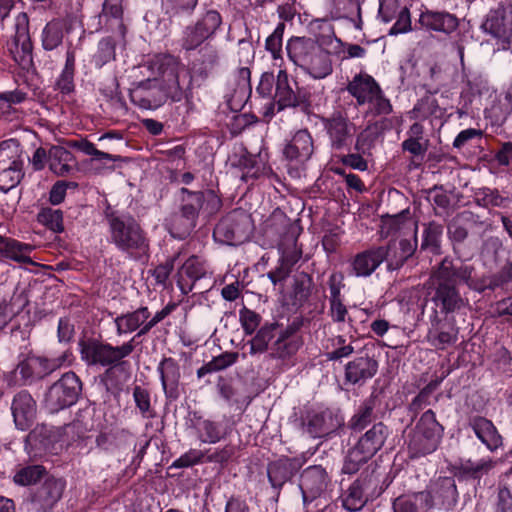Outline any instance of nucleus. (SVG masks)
<instances>
[{"mask_svg":"<svg viewBox=\"0 0 512 512\" xmlns=\"http://www.w3.org/2000/svg\"><path fill=\"white\" fill-rule=\"evenodd\" d=\"M133 399L136 407L144 418H154L156 413L151 406L150 393L141 386L133 388Z\"/></svg>","mask_w":512,"mask_h":512,"instance_id":"6e6d98bb","label":"nucleus"},{"mask_svg":"<svg viewBox=\"0 0 512 512\" xmlns=\"http://www.w3.org/2000/svg\"><path fill=\"white\" fill-rule=\"evenodd\" d=\"M232 165L243 170L241 179H257L261 175V166L256 155L249 153L245 148H241L232 158Z\"/></svg>","mask_w":512,"mask_h":512,"instance_id":"e433bc0d","label":"nucleus"},{"mask_svg":"<svg viewBox=\"0 0 512 512\" xmlns=\"http://www.w3.org/2000/svg\"><path fill=\"white\" fill-rule=\"evenodd\" d=\"M11 144L12 140L0 143V190L5 193L19 185L24 177L23 162Z\"/></svg>","mask_w":512,"mask_h":512,"instance_id":"ddd939ff","label":"nucleus"},{"mask_svg":"<svg viewBox=\"0 0 512 512\" xmlns=\"http://www.w3.org/2000/svg\"><path fill=\"white\" fill-rule=\"evenodd\" d=\"M204 451L206 452V463L225 464L233 457L235 453V448L233 445L228 444L223 447L215 448L213 450L207 449Z\"/></svg>","mask_w":512,"mask_h":512,"instance_id":"680f3d73","label":"nucleus"},{"mask_svg":"<svg viewBox=\"0 0 512 512\" xmlns=\"http://www.w3.org/2000/svg\"><path fill=\"white\" fill-rule=\"evenodd\" d=\"M496 465V461L492 458H484L478 462L467 460L461 462L455 467V475L461 477H469L472 479H480L483 475L488 474Z\"/></svg>","mask_w":512,"mask_h":512,"instance_id":"58836bf2","label":"nucleus"},{"mask_svg":"<svg viewBox=\"0 0 512 512\" xmlns=\"http://www.w3.org/2000/svg\"><path fill=\"white\" fill-rule=\"evenodd\" d=\"M274 106H277L278 111L286 108H300L306 111L310 107V92L304 87H299L285 70H280L276 80L274 103H271V111L266 115L274 114Z\"/></svg>","mask_w":512,"mask_h":512,"instance_id":"1a4fd4ad","label":"nucleus"},{"mask_svg":"<svg viewBox=\"0 0 512 512\" xmlns=\"http://www.w3.org/2000/svg\"><path fill=\"white\" fill-rule=\"evenodd\" d=\"M166 398L176 400L180 396V366L171 357L164 358L157 367Z\"/></svg>","mask_w":512,"mask_h":512,"instance_id":"393cba45","label":"nucleus"},{"mask_svg":"<svg viewBox=\"0 0 512 512\" xmlns=\"http://www.w3.org/2000/svg\"><path fill=\"white\" fill-rule=\"evenodd\" d=\"M13 44L16 51L11 49L13 59L23 65L31 61L32 43L29 35L28 18L26 14H19L15 24Z\"/></svg>","mask_w":512,"mask_h":512,"instance_id":"a878e982","label":"nucleus"},{"mask_svg":"<svg viewBox=\"0 0 512 512\" xmlns=\"http://www.w3.org/2000/svg\"><path fill=\"white\" fill-rule=\"evenodd\" d=\"M473 271L474 268L471 265H455L448 257L433 269L427 286V295L441 313L446 315L458 313L468 306V299L462 297L456 284L463 282L472 288Z\"/></svg>","mask_w":512,"mask_h":512,"instance_id":"f257e3e1","label":"nucleus"},{"mask_svg":"<svg viewBox=\"0 0 512 512\" xmlns=\"http://www.w3.org/2000/svg\"><path fill=\"white\" fill-rule=\"evenodd\" d=\"M288 58L314 79H323L333 71L330 53L309 37H291L286 44Z\"/></svg>","mask_w":512,"mask_h":512,"instance_id":"7ed1b4c3","label":"nucleus"},{"mask_svg":"<svg viewBox=\"0 0 512 512\" xmlns=\"http://www.w3.org/2000/svg\"><path fill=\"white\" fill-rule=\"evenodd\" d=\"M483 30L496 38L506 34V17L504 9L491 10L482 24Z\"/></svg>","mask_w":512,"mask_h":512,"instance_id":"49530a36","label":"nucleus"},{"mask_svg":"<svg viewBox=\"0 0 512 512\" xmlns=\"http://www.w3.org/2000/svg\"><path fill=\"white\" fill-rule=\"evenodd\" d=\"M374 406L372 400L365 401L350 419L349 428L354 432H360L370 425L373 421Z\"/></svg>","mask_w":512,"mask_h":512,"instance_id":"09e8293b","label":"nucleus"},{"mask_svg":"<svg viewBox=\"0 0 512 512\" xmlns=\"http://www.w3.org/2000/svg\"><path fill=\"white\" fill-rule=\"evenodd\" d=\"M38 222L56 233L64 230L63 213L59 209L43 208L37 215Z\"/></svg>","mask_w":512,"mask_h":512,"instance_id":"603ef678","label":"nucleus"},{"mask_svg":"<svg viewBox=\"0 0 512 512\" xmlns=\"http://www.w3.org/2000/svg\"><path fill=\"white\" fill-rule=\"evenodd\" d=\"M433 497V507L452 509L458 500V491L453 477H440L429 491Z\"/></svg>","mask_w":512,"mask_h":512,"instance_id":"c756f323","label":"nucleus"},{"mask_svg":"<svg viewBox=\"0 0 512 512\" xmlns=\"http://www.w3.org/2000/svg\"><path fill=\"white\" fill-rule=\"evenodd\" d=\"M313 286L312 277L305 273H298L294 278L293 295L297 302L303 303L308 300L311 295Z\"/></svg>","mask_w":512,"mask_h":512,"instance_id":"864d4df0","label":"nucleus"},{"mask_svg":"<svg viewBox=\"0 0 512 512\" xmlns=\"http://www.w3.org/2000/svg\"><path fill=\"white\" fill-rule=\"evenodd\" d=\"M206 40L208 39L194 24L189 25L183 31L181 47L186 51H192L200 47Z\"/></svg>","mask_w":512,"mask_h":512,"instance_id":"4d7b16f0","label":"nucleus"},{"mask_svg":"<svg viewBox=\"0 0 512 512\" xmlns=\"http://www.w3.org/2000/svg\"><path fill=\"white\" fill-rule=\"evenodd\" d=\"M275 329L276 324H265L259 328L255 336L246 343L249 346V354L264 353L268 349L270 341L274 338Z\"/></svg>","mask_w":512,"mask_h":512,"instance_id":"c03bdc74","label":"nucleus"},{"mask_svg":"<svg viewBox=\"0 0 512 512\" xmlns=\"http://www.w3.org/2000/svg\"><path fill=\"white\" fill-rule=\"evenodd\" d=\"M181 271L193 282L206 276L207 268L197 256H191L183 264Z\"/></svg>","mask_w":512,"mask_h":512,"instance_id":"13d9d810","label":"nucleus"},{"mask_svg":"<svg viewBox=\"0 0 512 512\" xmlns=\"http://www.w3.org/2000/svg\"><path fill=\"white\" fill-rule=\"evenodd\" d=\"M314 153V141L307 129L296 131L286 143L283 154L285 158L297 166H303Z\"/></svg>","mask_w":512,"mask_h":512,"instance_id":"a211bd4d","label":"nucleus"},{"mask_svg":"<svg viewBox=\"0 0 512 512\" xmlns=\"http://www.w3.org/2000/svg\"><path fill=\"white\" fill-rule=\"evenodd\" d=\"M71 159V153L64 147L53 146L49 150V168L54 174L58 176H64L70 172L71 167L69 165V161H71Z\"/></svg>","mask_w":512,"mask_h":512,"instance_id":"ea45409f","label":"nucleus"},{"mask_svg":"<svg viewBox=\"0 0 512 512\" xmlns=\"http://www.w3.org/2000/svg\"><path fill=\"white\" fill-rule=\"evenodd\" d=\"M322 124L333 151H349L354 142L356 126L341 113L322 119Z\"/></svg>","mask_w":512,"mask_h":512,"instance_id":"9b49d317","label":"nucleus"},{"mask_svg":"<svg viewBox=\"0 0 512 512\" xmlns=\"http://www.w3.org/2000/svg\"><path fill=\"white\" fill-rule=\"evenodd\" d=\"M65 482L61 479L48 477L36 488L31 496V510L36 512H49L61 499Z\"/></svg>","mask_w":512,"mask_h":512,"instance_id":"dca6fc26","label":"nucleus"},{"mask_svg":"<svg viewBox=\"0 0 512 512\" xmlns=\"http://www.w3.org/2000/svg\"><path fill=\"white\" fill-rule=\"evenodd\" d=\"M388 434L386 425L375 423L358 439L356 445L372 458L383 447Z\"/></svg>","mask_w":512,"mask_h":512,"instance_id":"473e14b6","label":"nucleus"},{"mask_svg":"<svg viewBox=\"0 0 512 512\" xmlns=\"http://www.w3.org/2000/svg\"><path fill=\"white\" fill-rule=\"evenodd\" d=\"M45 473L46 470L41 465L27 466L14 475V482L22 486L31 485L40 480Z\"/></svg>","mask_w":512,"mask_h":512,"instance_id":"5fc2aeb1","label":"nucleus"},{"mask_svg":"<svg viewBox=\"0 0 512 512\" xmlns=\"http://www.w3.org/2000/svg\"><path fill=\"white\" fill-rule=\"evenodd\" d=\"M63 29L59 22H49L42 32V46L45 50L56 49L63 41Z\"/></svg>","mask_w":512,"mask_h":512,"instance_id":"8fccbe9b","label":"nucleus"},{"mask_svg":"<svg viewBox=\"0 0 512 512\" xmlns=\"http://www.w3.org/2000/svg\"><path fill=\"white\" fill-rule=\"evenodd\" d=\"M106 221L109 228L110 242L118 250L136 260L143 255H147L149 241L146 233L133 216L111 211L106 212Z\"/></svg>","mask_w":512,"mask_h":512,"instance_id":"f03ea898","label":"nucleus"},{"mask_svg":"<svg viewBox=\"0 0 512 512\" xmlns=\"http://www.w3.org/2000/svg\"><path fill=\"white\" fill-rule=\"evenodd\" d=\"M378 371V362L369 356H360L345 366V380L350 384H363Z\"/></svg>","mask_w":512,"mask_h":512,"instance_id":"cd10ccee","label":"nucleus"},{"mask_svg":"<svg viewBox=\"0 0 512 512\" xmlns=\"http://www.w3.org/2000/svg\"><path fill=\"white\" fill-rule=\"evenodd\" d=\"M468 427L491 452L502 446V436L491 420L483 416H471L468 419Z\"/></svg>","mask_w":512,"mask_h":512,"instance_id":"bb28decb","label":"nucleus"},{"mask_svg":"<svg viewBox=\"0 0 512 512\" xmlns=\"http://www.w3.org/2000/svg\"><path fill=\"white\" fill-rule=\"evenodd\" d=\"M387 122L386 119L376 122L372 125H368L361 133H359L355 139L354 150L369 154L371 148L374 145V141L378 134L384 129V124Z\"/></svg>","mask_w":512,"mask_h":512,"instance_id":"37998d69","label":"nucleus"},{"mask_svg":"<svg viewBox=\"0 0 512 512\" xmlns=\"http://www.w3.org/2000/svg\"><path fill=\"white\" fill-rule=\"evenodd\" d=\"M442 234L443 226L441 224L435 221L426 224L423 231L421 249L428 250L432 254H440Z\"/></svg>","mask_w":512,"mask_h":512,"instance_id":"a18cd8bd","label":"nucleus"},{"mask_svg":"<svg viewBox=\"0 0 512 512\" xmlns=\"http://www.w3.org/2000/svg\"><path fill=\"white\" fill-rule=\"evenodd\" d=\"M135 337L119 346L95 339H81L78 343L80 357L87 366L115 368L125 365V358L135 349Z\"/></svg>","mask_w":512,"mask_h":512,"instance_id":"20e7f679","label":"nucleus"},{"mask_svg":"<svg viewBox=\"0 0 512 512\" xmlns=\"http://www.w3.org/2000/svg\"><path fill=\"white\" fill-rule=\"evenodd\" d=\"M129 97L134 105L145 110L157 109L165 103L161 81L156 75L134 84L129 90Z\"/></svg>","mask_w":512,"mask_h":512,"instance_id":"2eb2a0df","label":"nucleus"},{"mask_svg":"<svg viewBox=\"0 0 512 512\" xmlns=\"http://www.w3.org/2000/svg\"><path fill=\"white\" fill-rule=\"evenodd\" d=\"M151 313L148 307H140L132 312H127L117 316L114 320L117 335L132 333L140 330L147 323Z\"/></svg>","mask_w":512,"mask_h":512,"instance_id":"72a5a7b5","label":"nucleus"},{"mask_svg":"<svg viewBox=\"0 0 512 512\" xmlns=\"http://www.w3.org/2000/svg\"><path fill=\"white\" fill-rule=\"evenodd\" d=\"M222 23V18L216 10H208L196 22L195 26L207 39L213 37Z\"/></svg>","mask_w":512,"mask_h":512,"instance_id":"3c124183","label":"nucleus"},{"mask_svg":"<svg viewBox=\"0 0 512 512\" xmlns=\"http://www.w3.org/2000/svg\"><path fill=\"white\" fill-rule=\"evenodd\" d=\"M191 435L203 444H216L229 435L227 427L221 422L205 417L199 411H190L186 420Z\"/></svg>","mask_w":512,"mask_h":512,"instance_id":"f8f14e48","label":"nucleus"},{"mask_svg":"<svg viewBox=\"0 0 512 512\" xmlns=\"http://www.w3.org/2000/svg\"><path fill=\"white\" fill-rule=\"evenodd\" d=\"M33 249L34 246L31 244L5 237L0 245V257H5L21 264L35 265V262L30 257Z\"/></svg>","mask_w":512,"mask_h":512,"instance_id":"f704fd0d","label":"nucleus"},{"mask_svg":"<svg viewBox=\"0 0 512 512\" xmlns=\"http://www.w3.org/2000/svg\"><path fill=\"white\" fill-rule=\"evenodd\" d=\"M261 319L260 314L247 307L239 311V321L246 335H252L258 329Z\"/></svg>","mask_w":512,"mask_h":512,"instance_id":"bf43d9fd","label":"nucleus"},{"mask_svg":"<svg viewBox=\"0 0 512 512\" xmlns=\"http://www.w3.org/2000/svg\"><path fill=\"white\" fill-rule=\"evenodd\" d=\"M334 12L339 18H349L356 29H362L361 7L358 0H333Z\"/></svg>","mask_w":512,"mask_h":512,"instance_id":"79ce46f5","label":"nucleus"},{"mask_svg":"<svg viewBox=\"0 0 512 512\" xmlns=\"http://www.w3.org/2000/svg\"><path fill=\"white\" fill-rule=\"evenodd\" d=\"M348 92L356 98L358 105L368 104L367 114L388 115L392 112L390 101L375 81L368 74L356 75L347 86Z\"/></svg>","mask_w":512,"mask_h":512,"instance_id":"0eeeda50","label":"nucleus"},{"mask_svg":"<svg viewBox=\"0 0 512 512\" xmlns=\"http://www.w3.org/2000/svg\"><path fill=\"white\" fill-rule=\"evenodd\" d=\"M116 45V40L112 36L99 40L91 56V63L96 69H101L116 60Z\"/></svg>","mask_w":512,"mask_h":512,"instance_id":"4c0bfd02","label":"nucleus"},{"mask_svg":"<svg viewBox=\"0 0 512 512\" xmlns=\"http://www.w3.org/2000/svg\"><path fill=\"white\" fill-rule=\"evenodd\" d=\"M328 481V475L322 466L313 465L304 469L299 483L303 501L310 502L320 496L325 491Z\"/></svg>","mask_w":512,"mask_h":512,"instance_id":"aec40b11","label":"nucleus"},{"mask_svg":"<svg viewBox=\"0 0 512 512\" xmlns=\"http://www.w3.org/2000/svg\"><path fill=\"white\" fill-rule=\"evenodd\" d=\"M383 247H377L358 253L352 263V270L357 277L370 276L384 261Z\"/></svg>","mask_w":512,"mask_h":512,"instance_id":"2f4dec72","label":"nucleus"},{"mask_svg":"<svg viewBox=\"0 0 512 512\" xmlns=\"http://www.w3.org/2000/svg\"><path fill=\"white\" fill-rule=\"evenodd\" d=\"M79 151L83 152L86 155L93 156L98 160H110V161H118L120 156H114L109 153L98 150L95 145L87 140H80L74 143L73 145Z\"/></svg>","mask_w":512,"mask_h":512,"instance_id":"69168bd1","label":"nucleus"},{"mask_svg":"<svg viewBox=\"0 0 512 512\" xmlns=\"http://www.w3.org/2000/svg\"><path fill=\"white\" fill-rule=\"evenodd\" d=\"M417 249L416 233L412 239H400L390 241L387 247H383V260L387 262L389 270H397L412 257Z\"/></svg>","mask_w":512,"mask_h":512,"instance_id":"412c9836","label":"nucleus"},{"mask_svg":"<svg viewBox=\"0 0 512 512\" xmlns=\"http://www.w3.org/2000/svg\"><path fill=\"white\" fill-rule=\"evenodd\" d=\"M299 470L296 459L288 457L273 461L267 466V476L272 488L276 491V497L280 495L282 487L289 482Z\"/></svg>","mask_w":512,"mask_h":512,"instance_id":"5701e85b","label":"nucleus"},{"mask_svg":"<svg viewBox=\"0 0 512 512\" xmlns=\"http://www.w3.org/2000/svg\"><path fill=\"white\" fill-rule=\"evenodd\" d=\"M364 495L363 481L355 480L342 495V505L346 510L357 512L363 508L366 503Z\"/></svg>","mask_w":512,"mask_h":512,"instance_id":"a19ab883","label":"nucleus"},{"mask_svg":"<svg viewBox=\"0 0 512 512\" xmlns=\"http://www.w3.org/2000/svg\"><path fill=\"white\" fill-rule=\"evenodd\" d=\"M343 423L341 416L327 409L322 412L308 413L303 420V429L311 437H323L335 432Z\"/></svg>","mask_w":512,"mask_h":512,"instance_id":"6ab92c4d","label":"nucleus"},{"mask_svg":"<svg viewBox=\"0 0 512 512\" xmlns=\"http://www.w3.org/2000/svg\"><path fill=\"white\" fill-rule=\"evenodd\" d=\"M418 24L421 28L450 34L458 27V19L455 15L445 11L425 10L421 12Z\"/></svg>","mask_w":512,"mask_h":512,"instance_id":"c85d7f7f","label":"nucleus"},{"mask_svg":"<svg viewBox=\"0 0 512 512\" xmlns=\"http://www.w3.org/2000/svg\"><path fill=\"white\" fill-rule=\"evenodd\" d=\"M148 68L161 81V90L164 94V101L170 99L179 102L186 96V89L183 87L184 80L191 78L180 62L171 55H157L149 61Z\"/></svg>","mask_w":512,"mask_h":512,"instance_id":"39448f33","label":"nucleus"},{"mask_svg":"<svg viewBox=\"0 0 512 512\" xmlns=\"http://www.w3.org/2000/svg\"><path fill=\"white\" fill-rule=\"evenodd\" d=\"M431 326L427 332L426 339L428 343L438 350H444L447 346L453 345L458 339V328L454 325L445 327L438 311L434 310L431 317Z\"/></svg>","mask_w":512,"mask_h":512,"instance_id":"b1692460","label":"nucleus"},{"mask_svg":"<svg viewBox=\"0 0 512 512\" xmlns=\"http://www.w3.org/2000/svg\"><path fill=\"white\" fill-rule=\"evenodd\" d=\"M433 507L429 491L400 495L393 502L394 512H428Z\"/></svg>","mask_w":512,"mask_h":512,"instance_id":"7c9ffc66","label":"nucleus"},{"mask_svg":"<svg viewBox=\"0 0 512 512\" xmlns=\"http://www.w3.org/2000/svg\"><path fill=\"white\" fill-rule=\"evenodd\" d=\"M14 423L19 430L29 429L36 417V402L29 392H18L11 404Z\"/></svg>","mask_w":512,"mask_h":512,"instance_id":"4be33fe9","label":"nucleus"},{"mask_svg":"<svg viewBox=\"0 0 512 512\" xmlns=\"http://www.w3.org/2000/svg\"><path fill=\"white\" fill-rule=\"evenodd\" d=\"M199 61L202 65L203 71L206 73L212 70L219 63L218 51L211 45H205L199 50Z\"/></svg>","mask_w":512,"mask_h":512,"instance_id":"338daca9","label":"nucleus"},{"mask_svg":"<svg viewBox=\"0 0 512 512\" xmlns=\"http://www.w3.org/2000/svg\"><path fill=\"white\" fill-rule=\"evenodd\" d=\"M206 452L199 449H190L173 462L175 468H188L205 462Z\"/></svg>","mask_w":512,"mask_h":512,"instance_id":"e2e57ef3","label":"nucleus"},{"mask_svg":"<svg viewBox=\"0 0 512 512\" xmlns=\"http://www.w3.org/2000/svg\"><path fill=\"white\" fill-rule=\"evenodd\" d=\"M444 428L437 421L434 411H425L408 436V452L411 458L433 453L442 438Z\"/></svg>","mask_w":512,"mask_h":512,"instance_id":"423d86ee","label":"nucleus"},{"mask_svg":"<svg viewBox=\"0 0 512 512\" xmlns=\"http://www.w3.org/2000/svg\"><path fill=\"white\" fill-rule=\"evenodd\" d=\"M301 257L302 249L297 246L296 239H292L289 244L281 248L280 262L285 264L291 270Z\"/></svg>","mask_w":512,"mask_h":512,"instance_id":"0e129e2a","label":"nucleus"},{"mask_svg":"<svg viewBox=\"0 0 512 512\" xmlns=\"http://www.w3.org/2000/svg\"><path fill=\"white\" fill-rule=\"evenodd\" d=\"M252 231L251 217L245 211L236 209L219 220L213 230V238L221 244L240 245L249 239Z\"/></svg>","mask_w":512,"mask_h":512,"instance_id":"6e6552de","label":"nucleus"},{"mask_svg":"<svg viewBox=\"0 0 512 512\" xmlns=\"http://www.w3.org/2000/svg\"><path fill=\"white\" fill-rule=\"evenodd\" d=\"M284 30L285 24L281 22L276 26L273 33L266 39L265 48L271 53L274 59L281 57Z\"/></svg>","mask_w":512,"mask_h":512,"instance_id":"052dcab7","label":"nucleus"},{"mask_svg":"<svg viewBox=\"0 0 512 512\" xmlns=\"http://www.w3.org/2000/svg\"><path fill=\"white\" fill-rule=\"evenodd\" d=\"M181 192L187 196L183 198L180 212L175 215L172 225L179 236L184 237L190 234L197 225L199 212L203 208L204 193L189 191L186 188H182Z\"/></svg>","mask_w":512,"mask_h":512,"instance_id":"4468645a","label":"nucleus"},{"mask_svg":"<svg viewBox=\"0 0 512 512\" xmlns=\"http://www.w3.org/2000/svg\"><path fill=\"white\" fill-rule=\"evenodd\" d=\"M40 362L36 358H30L18 365L17 371L25 381H32L41 378V372L38 368Z\"/></svg>","mask_w":512,"mask_h":512,"instance_id":"774afa93","label":"nucleus"},{"mask_svg":"<svg viewBox=\"0 0 512 512\" xmlns=\"http://www.w3.org/2000/svg\"><path fill=\"white\" fill-rule=\"evenodd\" d=\"M378 16L385 23L396 20L389 30V35H398L412 30L409 9L401 6L399 0H379Z\"/></svg>","mask_w":512,"mask_h":512,"instance_id":"f3484780","label":"nucleus"},{"mask_svg":"<svg viewBox=\"0 0 512 512\" xmlns=\"http://www.w3.org/2000/svg\"><path fill=\"white\" fill-rule=\"evenodd\" d=\"M82 390V383L74 372H67L48 390L45 403L50 412H58L74 405Z\"/></svg>","mask_w":512,"mask_h":512,"instance_id":"9d476101","label":"nucleus"},{"mask_svg":"<svg viewBox=\"0 0 512 512\" xmlns=\"http://www.w3.org/2000/svg\"><path fill=\"white\" fill-rule=\"evenodd\" d=\"M370 459L371 457L355 444L347 451L342 466V472L349 475L355 474Z\"/></svg>","mask_w":512,"mask_h":512,"instance_id":"de8ad7c7","label":"nucleus"},{"mask_svg":"<svg viewBox=\"0 0 512 512\" xmlns=\"http://www.w3.org/2000/svg\"><path fill=\"white\" fill-rule=\"evenodd\" d=\"M296 329V327L291 325L283 331L272 346V352L270 354L272 358L287 359L299 350L302 341L299 338H290Z\"/></svg>","mask_w":512,"mask_h":512,"instance_id":"c9c22d12","label":"nucleus"}]
</instances>
